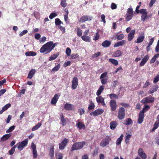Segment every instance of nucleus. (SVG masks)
<instances>
[{
  "instance_id": "nucleus-1",
  "label": "nucleus",
  "mask_w": 159,
  "mask_h": 159,
  "mask_svg": "<svg viewBox=\"0 0 159 159\" xmlns=\"http://www.w3.org/2000/svg\"><path fill=\"white\" fill-rule=\"evenodd\" d=\"M57 45L56 43H53L52 41L48 42L42 46L39 51L40 53H44L45 54L49 53Z\"/></svg>"
},
{
  "instance_id": "nucleus-2",
  "label": "nucleus",
  "mask_w": 159,
  "mask_h": 159,
  "mask_svg": "<svg viewBox=\"0 0 159 159\" xmlns=\"http://www.w3.org/2000/svg\"><path fill=\"white\" fill-rule=\"evenodd\" d=\"M85 144L84 141L77 142L74 143L72 146L71 151L72 152L75 150L80 149L82 148Z\"/></svg>"
},
{
  "instance_id": "nucleus-3",
  "label": "nucleus",
  "mask_w": 159,
  "mask_h": 159,
  "mask_svg": "<svg viewBox=\"0 0 159 159\" xmlns=\"http://www.w3.org/2000/svg\"><path fill=\"white\" fill-rule=\"evenodd\" d=\"M155 98L151 95L143 98L140 102L143 104H145L148 103H152L155 101Z\"/></svg>"
},
{
  "instance_id": "nucleus-4",
  "label": "nucleus",
  "mask_w": 159,
  "mask_h": 159,
  "mask_svg": "<svg viewBox=\"0 0 159 159\" xmlns=\"http://www.w3.org/2000/svg\"><path fill=\"white\" fill-rule=\"evenodd\" d=\"M28 141L26 139L20 142H19L16 145L19 150L20 151L22 150L23 148L27 146Z\"/></svg>"
},
{
  "instance_id": "nucleus-5",
  "label": "nucleus",
  "mask_w": 159,
  "mask_h": 159,
  "mask_svg": "<svg viewBox=\"0 0 159 159\" xmlns=\"http://www.w3.org/2000/svg\"><path fill=\"white\" fill-rule=\"evenodd\" d=\"M111 140V138L109 136H106L104 139H103L100 143V146L102 147H106L108 145L110 141Z\"/></svg>"
},
{
  "instance_id": "nucleus-6",
  "label": "nucleus",
  "mask_w": 159,
  "mask_h": 159,
  "mask_svg": "<svg viewBox=\"0 0 159 159\" xmlns=\"http://www.w3.org/2000/svg\"><path fill=\"white\" fill-rule=\"evenodd\" d=\"M125 111L124 107H121L120 108L118 111V118L120 120L123 119L125 116Z\"/></svg>"
},
{
  "instance_id": "nucleus-7",
  "label": "nucleus",
  "mask_w": 159,
  "mask_h": 159,
  "mask_svg": "<svg viewBox=\"0 0 159 159\" xmlns=\"http://www.w3.org/2000/svg\"><path fill=\"white\" fill-rule=\"evenodd\" d=\"M93 19V16H91L84 15L81 17L79 20L80 22L83 23L86 21H90Z\"/></svg>"
},
{
  "instance_id": "nucleus-8",
  "label": "nucleus",
  "mask_w": 159,
  "mask_h": 159,
  "mask_svg": "<svg viewBox=\"0 0 159 159\" xmlns=\"http://www.w3.org/2000/svg\"><path fill=\"white\" fill-rule=\"evenodd\" d=\"M69 141L68 139L65 138L59 144V149L60 150H63L66 146L67 144Z\"/></svg>"
},
{
  "instance_id": "nucleus-9",
  "label": "nucleus",
  "mask_w": 159,
  "mask_h": 159,
  "mask_svg": "<svg viewBox=\"0 0 159 159\" xmlns=\"http://www.w3.org/2000/svg\"><path fill=\"white\" fill-rule=\"evenodd\" d=\"M104 111V110L102 109L98 108L91 112L90 113V115L91 116L93 115L95 116H96L101 115Z\"/></svg>"
},
{
  "instance_id": "nucleus-10",
  "label": "nucleus",
  "mask_w": 159,
  "mask_h": 159,
  "mask_svg": "<svg viewBox=\"0 0 159 159\" xmlns=\"http://www.w3.org/2000/svg\"><path fill=\"white\" fill-rule=\"evenodd\" d=\"M78 84V80L76 77L73 78L71 85V88L73 89H76Z\"/></svg>"
},
{
  "instance_id": "nucleus-11",
  "label": "nucleus",
  "mask_w": 159,
  "mask_h": 159,
  "mask_svg": "<svg viewBox=\"0 0 159 159\" xmlns=\"http://www.w3.org/2000/svg\"><path fill=\"white\" fill-rule=\"evenodd\" d=\"M138 153L139 156L142 159H146L147 156L146 154L144 152L142 148H140L139 149Z\"/></svg>"
},
{
  "instance_id": "nucleus-12",
  "label": "nucleus",
  "mask_w": 159,
  "mask_h": 159,
  "mask_svg": "<svg viewBox=\"0 0 159 159\" xmlns=\"http://www.w3.org/2000/svg\"><path fill=\"white\" fill-rule=\"evenodd\" d=\"M110 105L111 107V111H115L117 108L116 102L115 100H111L110 102Z\"/></svg>"
},
{
  "instance_id": "nucleus-13",
  "label": "nucleus",
  "mask_w": 159,
  "mask_h": 159,
  "mask_svg": "<svg viewBox=\"0 0 159 159\" xmlns=\"http://www.w3.org/2000/svg\"><path fill=\"white\" fill-rule=\"evenodd\" d=\"M135 33V30H132L129 34L128 36V40L129 41H131L133 39L134 34Z\"/></svg>"
},
{
  "instance_id": "nucleus-14",
  "label": "nucleus",
  "mask_w": 159,
  "mask_h": 159,
  "mask_svg": "<svg viewBox=\"0 0 159 159\" xmlns=\"http://www.w3.org/2000/svg\"><path fill=\"white\" fill-rule=\"evenodd\" d=\"M144 34L143 33L141 34L140 36H139L135 42L137 43H139L143 41L144 39Z\"/></svg>"
},
{
  "instance_id": "nucleus-15",
  "label": "nucleus",
  "mask_w": 159,
  "mask_h": 159,
  "mask_svg": "<svg viewBox=\"0 0 159 159\" xmlns=\"http://www.w3.org/2000/svg\"><path fill=\"white\" fill-rule=\"evenodd\" d=\"M149 58V56L148 55H146L143 58L139 66H143L147 61Z\"/></svg>"
},
{
  "instance_id": "nucleus-16",
  "label": "nucleus",
  "mask_w": 159,
  "mask_h": 159,
  "mask_svg": "<svg viewBox=\"0 0 159 159\" xmlns=\"http://www.w3.org/2000/svg\"><path fill=\"white\" fill-rule=\"evenodd\" d=\"M124 35L123 34H119L118 33H117L113 35V38L114 39H117L118 40L122 39L124 38Z\"/></svg>"
},
{
  "instance_id": "nucleus-17",
  "label": "nucleus",
  "mask_w": 159,
  "mask_h": 159,
  "mask_svg": "<svg viewBox=\"0 0 159 159\" xmlns=\"http://www.w3.org/2000/svg\"><path fill=\"white\" fill-rule=\"evenodd\" d=\"M59 98V97L58 94H55L51 100V104L53 105H55Z\"/></svg>"
},
{
  "instance_id": "nucleus-18",
  "label": "nucleus",
  "mask_w": 159,
  "mask_h": 159,
  "mask_svg": "<svg viewBox=\"0 0 159 159\" xmlns=\"http://www.w3.org/2000/svg\"><path fill=\"white\" fill-rule=\"evenodd\" d=\"M60 117L61 122L62 125L63 126H66L67 124L66 120V119L65 118L63 114L61 113L60 115Z\"/></svg>"
},
{
  "instance_id": "nucleus-19",
  "label": "nucleus",
  "mask_w": 159,
  "mask_h": 159,
  "mask_svg": "<svg viewBox=\"0 0 159 159\" xmlns=\"http://www.w3.org/2000/svg\"><path fill=\"white\" fill-rule=\"evenodd\" d=\"M78 128L80 129H85L86 128L85 126L83 123L79 122L75 125Z\"/></svg>"
},
{
  "instance_id": "nucleus-20",
  "label": "nucleus",
  "mask_w": 159,
  "mask_h": 159,
  "mask_svg": "<svg viewBox=\"0 0 159 159\" xmlns=\"http://www.w3.org/2000/svg\"><path fill=\"white\" fill-rule=\"evenodd\" d=\"M36 72V70L35 69H31L29 72L27 78L29 79H32Z\"/></svg>"
},
{
  "instance_id": "nucleus-21",
  "label": "nucleus",
  "mask_w": 159,
  "mask_h": 159,
  "mask_svg": "<svg viewBox=\"0 0 159 159\" xmlns=\"http://www.w3.org/2000/svg\"><path fill=\"white\" fill-rule=\"evenodd\" d=\"M111 44V42L109 41L106 40L103 41L102 44V46L104 48H108Z\"/></svg>"
},
{
  "instance_id": "nucleus-22",
  "label": "nucleus",
  "mask_w": 159,
  "mask_h": 159,
  "mask_svg": "<svg viewBox=\"0 0 159 159\" xmlns=\"http://www.w3.org/2000/svg\"><path fill=\"white\" fill-rule=\"evenodd\" d=\"M158 86L157 85H154L148 91L149 94H152L156 91L157 90Z\"/></svg>"
},
{
  "instance_id": "nucleus-23",
  "label": "nucleus",
  "mask_w": 159,
  "mask_h": 159,
  "mask_svg": "<svg viewBox=\"0 0 159 159\" xmlns=\"http://www.w3.org/2000/svg\"><path fill=\"white\" fill-rule=\"evenodd\" d=\"M118 124L116 121L111 122L110 123V128L111 129L114 130Z\"/></svg>"
},
{
  "instance_id": "nucleus-24",
  "label": "nucleus",
  "mask_w": 159,
  "mask_h": 159,
  "mask_svg": "<svg viewBox=\"0 0 159 159\" xmlns=\"http://www.w3.org/2000/svg\"><path fill=\"white\" fill-rule=\"evenodd\" d=\"M11 105L10 103H8L5 105L2 108V109L0 111V114H2L4 111L7 110L9 107H10Z\"/></svg>"
},
{
  "instance_id": "nucleus-25",
  "label": "nucleus",
  "mask_w": 159,
  "mask_h": 159,
  "mask_svg": "<svg viewBox=\"0 0 159 159\" xmlns=\"http://www.w3.org/2000/svg\"><path fill=\"white\" fill-rule=\"evenodd\" d=\"M49 152L50 157H53L54 156V147L53 145L50 146Z\"/></svg>"
},
{
  "instance_id": "nucleus-26",
  "label": "nucleus",
  "mask_w": 159,
  "mask_h": 159,
  "mask_svg": "<svg viewBox=\"0 0 159 159\" xmlns=\"http://www.w3.org/2000/svg\"><path fill=\"white\" fill-rule=\"evenodd\" d=\"M64 108L66 110H72L73 107V105L70 103H66L65 104L64 106Z\"/></svg>"
},
{
  "instance_id": "nucleus-27",
  "label": "nucleus",
  "mask_w": 159,
  "mask_h": 159,
  "mask_svg": "<svg viewBox=\"0 0 159 159\" xmlns=\"http://www.w3.org/2000/svg\"><path fill=\"white\" fill-rule=\"evenodd\" d=\"M150 108V107L149 106L147 105H145L142 110L140 112L144 114V113L149 110Z\"/></svg>"
},
{
  "instance_id": "nucleus-28",
  "label": "nucleus",
  "mask_w": 159,
  "mask_h": 159,
  "mask_svg": "<svg viewBox=\"0 0 159 159\" xmlns=\"http://www.w3.org/2000/svg\"><path fill=\"white\" fill-rule=\"evenodd\" d=\"M122 55V52L119 50L116 51L112 55V57H118Z\"/></svg>"
},
{
  "instance_id": "nucleus-29",
  "label": "nucleus",
  "mask_w": 159,
  "mask_h": 159,
  "mask_svg": "<svg viewBox=\"0 0 159 159\" xmlns=\"http://www.w3.org/2000/svg\"><path fill=\"white\" fill-rule=\"evenodd\" d=\"M104 89V87L103 85H101L100 86L99 88L97 91L96 95L98 96L100 95Z\"/></svg>"
},
{
  "instance_id": "nucleus-30",
  "label": "nucleus",
  "mask_w": 159,
  "mask_h": 159,
  "mask_svg": "<svg viewBox=\"0 0 159 159\" xmlns=\"http://www.w3.org/2000/svg\"><path fill=\"white\" fill-rule=\"evenodd\" d=\"M125 43V40H122L121 41L118 42L117 43H116L114 47H118L119 46H123Z\"/></svg>"
},
{
  "instance_id": "nucleus-31",
  "label": "nucleus",
  "mask_w": 159,
  "mask_h": 159,
  "mask_svg": "<svg viewBox=\"0 0 159 159\" xmlns=\"http://www.w3.org/2000/svg\"><path fill=\"white\" fill-rule=\"evenodd\" d=\"M144 114L139 112V117L138 119V123L139 124H140L143 122L144 116Z\"/></svg>"
},
{
  "instance_id": "nucleus-32",
  "label": "nucleus",
  "mask_w": 159,
  "mask_h": 159,
  "mask_svg": "<svg viewBox=\"0 0 159 159\" xmlns=\"http://www.w3.org/2000/svg\"><path fill=\"white\" fill-rule=\"evenodd\" d=\"M11 134H6L4 135L1 139V141H6V140L9 139V138L11 137Z\"/></svg>"
},
{
  "instance_id": "nucleus-33",
  "label": "nucleus",
  "mask_w": 159,
  "mask_h": 159,
  "mask_svg": "<svg viewBox=\"0 0 159 159\" xmlns=\"http://www.w3.org/2000/svg\"><path fill=\"white\" fill-rule=\"evenodd\" d=\"M123 136L124 135L123 134H122L121 135L120 137L117 139L116 142V145H119L120 144L121 142L123 139Z\"/></svg>"
},
{
  "instance_id": "nucleus-34",
  "label": "nucleus",
  "mask_w": 159,
  "mask_h": 159,
  "mask_svg": "<svg viewBox=\"0 0 159 159\" xmlns=\"http://www.w3.org/2000/svg\"><path fill=\"white\" fill-rule=\"evenodd\" d=\"M36 53L33 51H28L25 53V55L27 56H34L36 55Z\"/></svg>"
},
{
  "instance_id": "nucleus-35",
  "label": "nucleus",
  "mask_w": 159,
  "mask_h": 159,
  "mask_svg": "<svg viewBox=\"0 0 159 159\" xmlns=\"http://www.w3.org/2000/svg\"><path fill=\"white\" fill-rule=\"evenodd\" d=\"M90 104L89 105L88 110H92L94 109L95 105L92 101H90L89 102Z\"/></svg>"
},
{
  "instance_id": "nucleus-36",
  "label": "nucleus",
  "mask_w": 159,
  "mask_h": 159,
  "mask_svg": "<svg viewBox=\"0 0 159 159\" xmlns=\"http://www.w3.org/2000/svg\"><path fill=\"white\" fill-rule=\"evenodd\" d=\"M132 135L129 134H127L125 136V143L126 144L129 143V140L131 138Z\"/></svg>"
},
{
  "instance_id": "nucleus-37",
  "label": "nucleus",
  "mask_w": 159,
  "mask_h": 159,
  "mask_svg": "<svg viewBox=\"0 0 159 159\" xmlns=\"http://www.w3.org/2000/svg\"><path fill=\"white\" fill-rule=\"evenodd\" d=\"M59 52H57L56 54H53V55H52L49 57L48 60L49 61H51L55 59L59 56Z\"/></svg>"
},
{
  "instance_id": "nucleus-38",
  "label": "nucleus",
  "mask_w": 159,
  "mask_h": 159,
  "mask_svg": "<svg viewBox=\"0 0 159 159\" xmlns=\"http://www.w3.org/2000/svg\"><path fill=\"white\" fill-rule=\"evenodd\" d=\"M81 38L83 40L86 42H89L90 41V37L88 36L84 35H83Z\"/></svg>"
},
{
  "instance_id": "nucleus-39",
  "label": "nucleus",
  "mask_w": 159,
  "mask_h": 159,
  "mask_svg": "<svg viewBox=\"0 0 159 159\" xmlns=\"http://www.w3.org/2000/svg\"><path fill=\"white\" fill-rule=\"evenodd\" d=\"M159 126V121L157 120L154 123L153 125V127L152 129V131H154Z\"/></svg>"
},
{
  "instance_id": "nucleus-40",
  "label": "nucleus",
  "mask_w": 159,
  "mask_h": 159,
  "mask_svg": "<svg viewBox=\"0 0 159 159\" xmlns=\"http://www.w3.org/2000/svg\"><path fill=\"white\" fill-rule=\"evenodd\" d=\"M159 56V54H155L154 56L151 59L150 61V63L152 64L154 63L156 60V59Z\"/></svg>"
},
{
  "instance_id": "nucleus-41",
  "label": "nucleus",
  "mask_w": 159,
  "mask_h": 159,
  "mask_svg": "<svg viewBox=\"0 0 159 159\" xmlns=\"http://www.w3.org/2000/svg\"><path fill=\"white\" fill-rule=\"evenodd\" d=\"M109 61L111 62L115 66H117L118 64V62L117 60L114 59L110 58L109 60Z\"/></svg>"
},
{
  "instance_id": "nucleus-42",
  "label": "nucleus",
  "mask_w": 159,
  "mask_h": 159,
  "mask_svg": "<svg viewBox=\"0 0 159 159\" xmlns=\"http://www.w3.org/2000/svg\"><path fill=\"white\" fill-rule=\"evenodd\" d=\"M96 100L98 103H101V102H103L104 98L99 95L96 98Z\"/></svg>"
},
{
  "instance_id": "nucleus-43",
  "label": "nucleus",
  "mask_w": 159,
  "mask_h": 159,
  "mask_svg": "<svg viewBox=\"0 0 159 159\" xmlns=\"http://www.w3.org/2000/svg\"><path fill=\"white\" fill-rule=\"evenodd\" d=\"M42 125V123L41 122H39L37 124L33 127L32 129L33 131L36 130L38 129Z\"/></svg>"
},
{
  "instance_id": "nucleus-44",
  "label": "nucleus",
  "mask_w": 159,
  "mask_h": 159,
  "mask_svg": "<svg viewBox=\"0 0 159 159\" xmlns=\"http://www.w3.org/2000/svg\"><path fill=\"white\" fill-rule=\"evenodd\" d=\"M126 17L125 19L127 21H129L131 19L133 18V14H126Z\"/></svg>"
},
{
  "instance_id": "nucleus-45",
  "label": "nucleus",
  "mask_w": 159,
  "mask_h": 159,
  "mask_svg": "<svg viewBox=\"0 0 159 159\" xmlns=\"http://www.w3.org/2000/svg\"><path fill=\"white\" fill-rule=\"evenodd\" d=\"M60 64L59 63L57 65L55 66L52 70V71H58L60 67Z\"/></svg>"
},
{
  "instance_id": "nucleus-46",
  "label": "nucleus",
  "mask_w": 159,
  "mask_h": 159,
  "mask_svg": "<svg viewBox=\"0 0 159 159\" xmlns=\"http://www.w3.org/2000/svg\"><path fill=\"white\" fill-rule=\"evenodd\" d=\"M126 122L125 123V125H129L132 124L133 123L132 119L130 118H128L126 120Z\"/></svg>"
},
{
  "instance_id": "nucleus-47",
  "label": "nucleus",
  "mask_w": 159,
  "mask_h": 159,
  "mask_svg": "<svg viewBox=\"0 0 159 159\" xmlns=\"http://www.w3.org/2000/svg\"><path fill=\"white\" fill-rule=\"evenodd\" d=\"M77 35L79 37H80L81 36L82 34V30L79 27H78L77 28Z\"/></svg>"
},
{
  "instance_id": "nucleus-48",
  "label": "nucleus",
  "mask_w": 159,
  "mask_h": 159,
  "mask_svg": "<svg viewBox=\"0 0 159 159\" xmlns=\"http://www.w3.org/2000/svg\"><path fill=\"white\" fill-rule=\"evenodd\" d=\"M61 5L63 7H65L67 6V3L66 0H61Z\"/></svg>"
},
{
  "instance_id": "nucleus-49",
  "label": "nucleus",
  "mask_w": 159,
  "mask_h": 159,
  "mask_svg": "<svg viewBox=\"0 0 159 159\" xmlns=\"http://www.w3.org/2000/svg\"><path fill=\"white\" fill-rule=\"evenodd\" d=\"M109 97L111 99H117L118 98V96L115 94L114 93H111L109 94Z\"/></svg>"
},
{
  "instance_id": "nucleus-50",
  "label": "nucleus",
  "mask_w": 159,
  "mask_h": 159,
  "mask_svg": "<svg viewBox=\"0 0 159 159\" xmlns=\"http://www.w3.org/2000/svg\"><path fill=\"white\" fill-rule=\"evenodd\" d=\"M16 147V146H14L9 151V153L10 155H12L14 153Z\"/></svg>"
},
{
  "instance_id": "nucleus-51",
  "label": "nucleus",
  "mask_w": 159,
  "mask_h": 159,
  "mask_svg": "<svg viewBox=\"0 0 159 159\" xmlns=\"http://www.w3.org/2000/svg\"><path fill=\"white\" fill-rule=\"evenodd\" d=\"M15 127L16 126L15 125H13L10 127L8 129L6 130V132L8 133L12 132L15 129Z\"/></svg>"
},
{
  "instance_id": "nucleus-52",
  "label": "nucleus",
  "mask_w": 159,
  "mask_h": 159,
  "mask_svg": "<svg viewBox=\"0 0 159 159\" xmlns=\"http://www.w3.org/2000/svg\"><path fill=\"white\" fill-rule=\"evenodd\" d=\"M148 13H145V14H142L141 16V20L144 21L146 20L147 15Z\"/></svg>"
},
{
  "instance_id": "nucleus-53",
  "label": "nucleus",
  "mask_w": 159,
  "mask_h": 159,
  "mask_svg": "<svg viewBox=\"0 0 159 159\" xmlns=\"http://www.w3.org/2000/svg\"><path fill=\"white\" fill-rule=\"evenodd\" d=\"M61 23H62V22L59 19L57 18L55 19V23L56 25H59Z\"/></svg>"
},
{
  "instance_id": "nucleus-54",
  "label": "nucleus",
  "mask_w": 159,
  "mask_h": 159,
  "mask_svg": "<svg viewBox=\"0 0 159 159\" xmlns=\"http://www.w3.org/2000/svg\"><path fill=\"white\" fill-rule=\"evenodd\" d=\"M130 14H133V10L132 8L130 7L128 8L127 11V13Z\"/></svg>"
},
{
  "instance_id": "nucleus-55",
  "label": "nucleus",
  "mask_w": 159,
  "mask_h": 159,
  "mask_svg": "<svg viewBox=\"0 0 159 159\" xmlns=\"http://www.w3.org/2000/svg\"><path fill=\"white\" fill-rule=\"evenodd\" d=\"M66 53L67 56H69L70 55L71 53V49L69 48H67L66 49Z\"/></svg>"
},
{
  "instance_id": "nucleus-56",
  "label": "nucleus",
  "mask_w": 159,
  "mask_h": 159,
  "mask_svg": "<svg viewBox=\"0 0 159 159\" xmlns=\"http://www.w3.org/2000/svg\"><path fill=\"white\" fill-rule=\"evenodd\" d=\"M57 15L56 13L54 12H52L51 13L49 16V18L50 19H52L53 18L57 16Z\"/></svg>"
},
{
  "instance_id": "nucleus-57",
  "label": "nucleus",
  "mask_w": 159,
  "mask_h": 159,
  "mask_svg": "<svg viewBox=\"0 0 159 159\" xmlns=\"http://www.w3.org/2000/svg\"><path fill=\"white\" fill-rule=\"evenodd\" d=\"M150 84V83L148 80H147L145 83L144 84L143 87V88H147L148 86Z\"/></svg>"
},
{
  "instance_id": "nucleus-58",
  "label": "nucleus",
  "mask_w": 159,
  "mask_h": 159,
  "mask_svg": "<svg viewBox=\"0 0 159 159\" xmlns=\"http://www.w3.org/2000/svg\"><path fill=\"white\" fill-rule=\"evenodd\" d=\"M107 72H104L101 75L100 77V79H104V78L107 76Z\"/></svg>"
},
{
  "instance_id": "nucleus-59",
  "label": "nucleus",
  "mask_w": 159,
  "mask_h": 159,
  "mask_svg": "<svg viewBox=\"0 0 159 159\" xmlns=\"http://www.w3.org/2000/svg\"><path fill=\"white\" fill-rule=\"evenodd\" d=\"M98 150H99L98 148H95V149L94 150V151L93 153V156H94V157L97 154H98Z\"/></svg>"
},
{
  "instance_id": "nucleus-60",
  "label": "nucleus",
  "mask_w": 159,
  "mask_h": 159,
  "mask_svg": "<svg viewBox=\"0 0 159 159\" xmlns=\"http://www.w3.org/2000/svg\"><path fill=\"white\" fill-rule=\"evenodd\" d=\"M70 57L71 59H75L78 57L79 55L78 54H72L70 55Z\"/></svg>"
},
{
  "instance_id": "nucleus-61",
  "label": "nucleus",
  "mask_w": 159,
  "mask_h": 159,
  "mask_svg": "<svg viewBox=\"0 0 159 159\" xmlns=\"http://www.w3.org/2000/svg\"><path fill=\"white\" fill-rule=\"evenodd\" d=\"M159 81V75H157L154 78L153 80V83H156Z\"/></svg>"
},
{
  "instance_id": "nucleus-62",
  "label": "nucleus",
  "mask_w": 159,
  "mask_h": 159,
  "mask_svg": "<svg viewBox=\"0 0 159 159\" xmlns=\"http://www.w3.org/2000/svg\"><path fill=\"white\" fill-rule=\"evenodd\" d=\"M94 38L93 39V40H97L99 39V34L98 32L96 33L95 35L94 36Z\"/></svg>"
},
{
  "instance_id": "nucleus-63",
  "label": "nucleus",
  "mask_w": 159,
  "mask_h": 159,
  "mask_svg": "<svg viewBox=\"0 0 159 159\" xmlns=\"http://www.w3.org/2000/svg\"><path fill=\"white\" fill-rule=\"evenodd\" d=\"M27 32L28 31L27 30H24L19 34V36L20 37H21L25 34H27Z\"/></svg>"
},
{
  "instance_id": "nucleus-64",
  "label": "nucleus",
  "mask_w": 159,
  "mask_h": 159,
  "mask_svg": "<svg viewBox=\"0 0 159 159\" xmlns=\"http://www.w3.org/2000/svg\"><path fill=\"white\" fill-rule=\"evenodd\" d=\"M101 79V82L102 84H105L107 83V79Z\"/></svg>"
}]
</instances>
